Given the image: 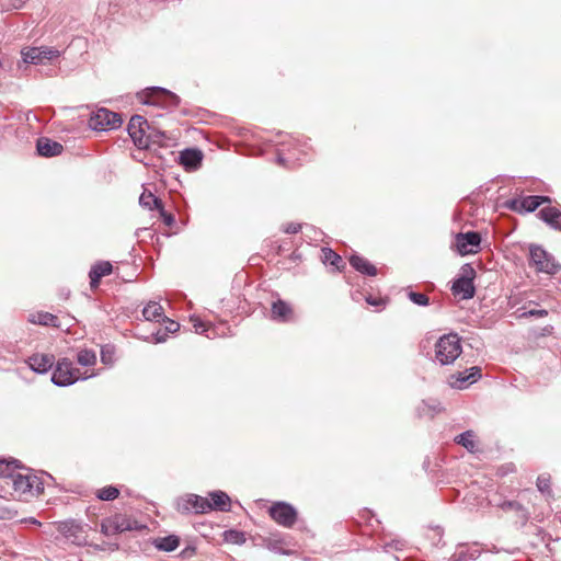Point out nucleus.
<instances>
[{
	"label": "nucleus",
	"instance_id": "obj_1",
	"mask_svg": "<svg viewBox=\"0 0 561 561\" xmlns=\"http://www.w3.org/2000/svg\"><path fill=\"white\" fill-rule=\"evenodd\" d=\"M529 266L537 273L553 276L561 271V263L541 245H529Z\"/></svg>",
	"mask_w": 561,
	"mask_h": 561
},
{
	"label": "nucleus",
	"instance_id": "obj_2",
	"mask_svg": "<svg viewBox=\"0 0 561 561\" xmlns=\"http://www.w3.org/2000/svg\"><path fill=\"white\" fill-rule=\"evenodd\" d=\"M461 351L460 337L456 333L445 334L435 343V357L440 365L453 364Z\"/></svg>",
	"mask_w": 561,
	"mask_h": 561
},
{
	"label": "nucleus",
	"instance_id": "obj_3",
	"mask_svg": "<svg viewBox=\"0 0 561 561\" xmlns=\"http://www.w3.org/2000/svg\"><path fill=\"white\" fill-rule=\"evenodd\" d=\"M144 104L157 105L168 110L175 108L180 103V98L171 91L161 87H150L139 95Z\"/></svg>",
	"mask_w": 561,
	"mask_h": 561
},
{
	"label": "nucleus",
	"instance_id": "obj_4",
	"mask_svg": "<svg viewBox=\"0 0 561 561\" xmlns=\"http://www.w3.org/2000/svg\"><path fill=\"white\" fill-rule=\"evenodd\" d=\"M8 486H11L14 495L22 496L24 494L38 495L44 491V484L41 479L32 473L15 472L11 476Z\"/></svg>",
	"mask_w": 561,
	"mask_h": 561
},
{
	"label": "nucleus",
	"instance_id": "obj_5",
	"mask_svg": "<svg viewBox=\"0 0 561 561\" xmlns=\"http://www.w3.org/2000/svg\"><path fill=\"white\" fill-rule=\"evenodd\" d=\"M476 271L471 264L466 263L460 268V275L457 277L451 286V291L455 296H460L462 299H470L476 294L473 279Z\"/></svg>",
	"mask_w": 561,
	"mask_h": 561
},
{
	"label": "nucleus",
	"instance_id": "obj_6",
	"mask_svg": "<svg viewBox=\"0 0 561 561\" xmlns=\"http://www.w3.org/2000/svg\"><path fill=\"white\" fill-rule=\"evenodd\" d=\"M123 124L122 116L118 113L107 108H99L89 119V127L98 131L116 129Z\"/></svg>",
	"mask_w": 561,
	"mask_h": 561
},
{
	"label": "nucleus",
	"instance_id": "obj_7",
	"mask_svg": "<svg viewBox=\"0 0 561 561\" xmlns=\"http://www.w3.org/2000/svg\"><path fill=\"white\" fill-rule=\"evenodd\" d=\"M80 370L72 366V362L68 358H61L51 375V382L58 387H67L73 385L80 379Z\"/></svg>",
	"mask_w": 561,
	"mask_h": 561
},
{
	"label": "nucleus",
	"instance_id": "obj_8",
	"mask_svg": "<svg viewBox=\"0 0 561 561\" xmlns=\"http://www.w3.org/2000/svg\"><path fill=\"white\" fill-rule=\"evenodd\" d=\"M146 128H149L148 122L140 115H134L127 125L128 135L139 149H147L151 144L152 135L147 134Z\"/></svg>",
	"mask_w": 561,
	"mask_h": 561
},
{
	"label": "nucleus",
	"instance_id": "obj_9",
	"mask_svg": "<svg viewBox=\"0 0 561 561\" xmlns=\"http://www.w3.org/2000/svg\"><path fill=\"white\" fill-rule=\"evenodd\" d=\"M270 516L278 525L291 528L297 522L298 512L289 503L275 502L268 510Z\"/></svg>",
	"mask_w": 561,
	"mask_h": 561
},
{
	"label": "nucleus",
	"instance_id": "obj_10",
	"mask_svg": "<svg viewBox=\"0 0 561 561\" xmlns=\"http://www.w3.org/2000/svg\"><path fill=\"white\" fill-rule=\"evenodd\" d=\"M175 507L180 513L205 514L210 512L209 500L196 494H186L179 497Z\"/></svg>",
	"mask_w": 561,
	"mask_h": 561
},
{
	"label": "nucleus",
	"instance_id": "obj_11",
	"mask_svg": "<svg viewBox=\"0 0 561 561\" xmlns=\"http://www.w3.org/2000/svg\"><path fill=\"white\" fill-rule=\"evenodd\" d=\"M140 527L137 525V522L119 514L106 518L101 523V533L105 536L121 534L128 530H137Z\"/></svg>",
	"mask_w": 561,
	"mask_h": 561
},
{
	"label": "nucleus",
	"instance_id": "obj_12",
	"mask_svg": "<svg viewBox=\"0 0 561 561\" xmlns=\"http://www.w3.org/2000/svg\"><path fill=\"white\" fill-rule=\"evenodd\" d=\"M22 59L26 64L44 65L47 61L54 60L59 57V50L46 46L41 47H25L21 51Z\"/></svg>",
	"mask_w": 561,
	"mask_h": 561
},
{
	"label": "nucleus",
	"instance_id": "obj_13",
	"mask_svg": "<svg viewBox=\"0 0 561 561\" xmlns=\"http://www.w3.org/2000/svg\"><path fill=\"white\" fill-rule=\"evenodd\" d=\"M455 240L458 252L461 255H467L478 251L481 243V236L476 231H469L465 233L459 232L456 234Z\"/></svg>",
	"mask_w": 561,
	"mask_h": 561
},
{
	"label": "nucleus",
	"instance_id": "obj_14",
	"mask_svg": "<svg viewBox=\"0 0 561 561\" xmlns=\"http://www.w3.org/2000/svg\"><path fill=\"white\" fill-rule=\"evenodd\" d=\"M58 531L75 545L81 546L85 541L82 527L73 520L60 522Z\"/></svg>",
	"mask_w": 561,
	"mask_h": 561
},
{
	"label": "nucleus",
	"instance_id": "obj_15",
	"mask_svg": "<svg viewBox=\"0 0 561 561\" xmlns=\"http://www.w3.org/2000/svg\"><path fill=\"white\" fill-rule=\"evenodd\" d=\"M203 160V152L199 149L188 148L180 153V163L187 171H193L199 168Z\"/></svg>",
	"mask_w": 561,
	"mask_h": 561
},
{
	"label": "nucleus",
	"instance_id": "obj_16",
	"mask_svg": "<svg viewBox=\"0 0 561 561\" xmlns=\"http://www.w3.org/2000/svg\"><path fill=\"white\" fill-rule=\"evenodd\" d=\"M54 360V355L34 354L28 357L27 364L33 371L38 374H45L53 367Z\"/></svg>",
	"mask_w": 561,
	"mask_h": 561
},
{
	"label": "nucleus",
	"instance_id": "obj_17",
	"mask_svg": "<svg viewBox=\"0 0 561 561\" xmlns=\"http://www.w3.org/2000/svg\"><path fill=\"white\" fill-rule=\"evenodd\" d=\"M113 266L108 261H101L94 264L89 273L90 277V286L92 289H95L100 285V280L102 277L110 275L112 273Z\"/></svg>",
	"mask_w": 561,
	"mask_h": 561
},
{
	"label": "nucleus",
	"instance_id": "obj_18",
	"mask_svg": "<svg viewBox=\"0 0 561 561\" xmlns=\"http://www.w3.org/2000/svg\"><path fill=\"white\" fill-rule=\"evenodd\" d=\"M36 149L39 156L56 157L62 152L64 147L60 142L49 138H39L37 140Z\"/></svg>",
	"mask_w": 561,
	"mask_h": 561
},
{
	"label": "nucleus",
	"instance_id": "obj_19",
	"mask_svg": "<svg viewBox=\"0 0 561 561\" xmlns=\"http://www.w3.org/2000/svg\"><path fill=\"white\" fill-rule=\"evenodd\" d=\"M210 511L229 512L231 506L230 497L224 491H214L209 493Z\"/></svg>",
	"mask_w": 561,
	"mask_h": 561
},
{
	"label": "nucleus",
	"instance_id": "obj_20",
	"mask_svg": "<svg viewBox=\"0 0 561 561\" xmlns=\"http://www.w3.org/2000/svg\"><path fill=\"white\" fill-rule=\"evenodd\" d=\"M538 216L551 228L561 231V211L558 208L543 207L539 210Z\"/></svg>",
	"mask_w": 561,
	"mask_h": 561
},
{
	"label": "nucleus",
	"instance_id": "obj_21",
	"mask_svg": "<svg viewBox=\"0 0 561 561\" xmlns=\"http://www.w3.org/2000/svg\"><path fill=\"white\" fill-rule=\"evenodd\" d=\"M443 411V407L439 401L430 399L422 401L416 408L419 417L433 419L435 415Z\"/></svg>",
	"mask_w": 561,
	"mask_h": 561
},
{
	"label": "nucleus",
	"instance_id": "obj_22",
	"mask_svg": "<svg viewBox=\"0 0 561 561\" xmlns=\"http://www.w3.org/2000/svg\"><path fill=\"white\" fill-rule=\"evenodd\" d=\"M519 201L522 214H524L535 211L540 205L550 203L551 198L549 196L529 195L519 197Z\"/></svg>",
	"mask_w": 561,
	"mask_h": 561
},
{
	"label": "nucleus",
	"instance_id": "obj_23",
	"mask_svg": "<svg viewBox=\"0 0 561 561\" xmlns=\"http://www.w3.org/2000/svg\"><path fill=\"white\" fill-rule=\"evenodd\" d=\"M350 264L355 271L359 272L360 274L367 276H375L377 274L376 266L360 255L353 254L350 257Z\"/></svg>",
	"mask_w": 561,
	"mask_h": 561
},
{
	"label": "nucleus",
	"instance_id": "obj_24",
	"mask_svg": "<svg viewBox=\"0 0 561 561\" xmlns=\"http://www.w3.org/2000/svg\"><path fill=\"white\" fill-rule=\"evenodd\" d=\"M272 318L276 321L287 322L293 314L291 307L284 300L277 299L272 304Z\"/></svg>",
	"mask_w": 561,
	"mask_h": 561
},
{
	"label": "nucleus",
	"instance_id": "obj_25",
	"mask_svg": "<svg viewBox=\"0 0 561 561\" xmlns=\"http://www.w3.org/2000/svg\"><path fill=\"white\" fill-rule=\"evenodd\" d=\"M180 545V538L176 535H169L165 537L157 538L153 541V546L165 552L174 551Z\"/></svg>",
	"mask_w": 561,
	"mask_h": 561
},
{
	"label": "nucleus",
	"instance_id": "obj_26",
	"mask_svg": "<svg viewBox=\"0 0 561 561\" xmlns=\"http://www.w3.org/2000/svg\"><path fill=\"white\" fill-rule=\"evenodd\" d=\"M142 316L147 321L164 320L163 308L159 302L150 301L142 309Z\"/></svg>",
	"mask_w": 561,
	"mask_h": 561
},
{
	"label": "nucleus",
	"instance_id": "obj_27",
	"mask_svg": "<svg viewBox=\"0 0 561 561\" xmlns=\"http://www.w3.org/2000/svg\"><path fill=\"white\" fill-rule=\"evenodd\" d=\"M32 323H37L42 325L49 327H59L58 318L49 312H38L37 314H32L30 318Z\"/></svg>",
	"mask_w": 561,
	"mask_h": 561
},
{
	"label": "nucleus",
	"instance_id": "obj_28",
	"mask_svg": "<svg viewBox=\"0 0 561 561\" xmlns=\"http://www.w3.org/2000/svg\"><path fill=\"white\" fill-rule=\"evenodd\" d=\"M18 462L19 461L15 459L12 461L0 460V479H2L5 484H9L11 476L16 472Z\"/></svg>",
	"mask_w": 561,
	"mask_h": 561
},
{
	"label": "nucleus",
	"instance_id": "obj_29",
	"mask_svg": "<svg viewBox=\"0 0 561 561\" xmlns=\"http://www.w3.org/2000/svg\"><path fill=\"white\" fill-rule=\"evenodd\" d=\"M455 442L463 446L468 451L473 453L476 450L474 433L472 431H466L456 436Z\"/></svg>",
	"mask_w": 561,
	"mask_h": 561
},
{
	"label": "nucleus",
	"instance_id": "obj_30",
	"mask_svg": "<svg viewBox=\"0 0 561 561\" xmlns=\"http://www.w3.org/2000/svg\"><path fill=\"white\" fill-rule=\"evenodd\" d=\"M322 262L327 265L334 266L336 270H340L341 264H343V259L332 249L324 248L322 249Z\"/></svg>",
	"mask_w": 561,
	"mask_h": 561
},
{
	"label": "nucleus",
	"instance_id": "obj_31",
	"mask_svg": "<svg viewBox=\"0 0 561 561\" xmlns=\"http://www.w3.org/2000/svg\"><path fill=\"white\" fill-rule=\"evenodd\" d=\"M139 204L150 210L157 209L162 204V201L151 192H144L139 197Z\"/></svg>",
	"mask_w": 561,
	"mask_h": 561
},
{
	"label": "nucleus",
	"instance_id": "obj_32",
	"mask_svg": "<svg viewBox=\"0 0 561 561\" xmlns=\"http://www.w3.org/2000/svg\"><path fill=\"white\" fill-rule=\"evenodd\" d=\"M77 362L84 367L93 366L96 363V354L92 350H80L77 354Z\"/></svg>",
	"mask_w": 561,
	"mask_h": 561
},
{
	"label": "nucleus",
	"instance_id": "obj_33",
	"mask_svg": "<svg viewBox=\"0 0 561 561\" xmlns=\"http://www.w3.org/2000/svg\"><path fill=\"white\" fill-rule=\"evenodd\" d=\"M191 322L196 333L205 334L207 337H214V329L208 327L204 321H202L198 317L192 316Z\"/></svg>",
	"mask_w": 561,
	"mask_h": 561
},
{
	"label": "nucleus",
	"instance_id": "obj_34",
	"mask_svg": "<svg viewBox=\"0 0 561 561\" xmlns=\"http://www.w3.org/2000/svg\"><path fill=\"white\" fill-rule=\"evenodd\" d=\"M119 495L116 486L107 485L96 491V497L101 501H113Z\"/></svg>",
	"mask_w": 561,
	"mask_h": 561
},
{
	"label": "nucleus",
	"instance_id": "obj_35",
	"mask_svg": "<svg viewBox=\"0 0 561 561\" xmlns=\"http://www.w3.org/2000/svg\"><path fill=\"white\" fill-rule=\"evenodd\" d=\"M468 376V371H459L457 374H454L450 376V386L457 389H465L468 387L469 378H466Z\"/></svg>",
	"mask_w": 561,
	"mask_h": 561
},
{
	"label": "nucleus",
	"instance_id": "obj_36",
	"mask_svg": "<svg viewBox=\"0 0 561 561\" xmlns=\"http://www.w3.org/2000/svg\"><path fill=\"white\" fill-rule=\"evenodd\" d=\"M224 538L227 542L234 545H242L245 542V535L236 529H229L224 533Z\"/></svg>",
	"mask_w": 561,
	"mask_h": 561
},
{
	"label": "nucleus",
	"instance_id": "obj_37",
	"mask_svg": "<svg viewBox=\"0 0 561 561\" xmlns=\"http://www.w3.org/2000/svg\"><path fill=\"white\" fill-rule=\"evenodd\" d=\"M501 507L503 510H514L516 512L519 513V516L520 518L524 520V522H527L528 519V513L527 511L523 507L522 504H519L518 502L516 501H505L502 503Z\"/></svg>",
	"mask_w": 561,
	"mask_h": 561
},
{
	"label": "nucleus",
	"instance_id": "obj_38",
	"mask_svg": "<svg viewBox=\"0 0 561 561\" xmlns=\"http://www.w3.org/2000/svg\"><path fill=\"white\" fill-rule=\"evenodd\" d=\"M408 297L417 306L425 307L430 305V298L425 294L410 290L408 291Z\"/></svg>",
	"mask_w": 561,
	"mask_h": 561
},
{
	"label": "nucleus",
	"instance_id": "obj_39",
	"mask_svg": "<svg viewBox=\"0 0 561 561\" xmlns=\"http://www.w3.org/2000/svg\"><path fill=\"white\" fill-rule=\"evenodd\" d=\"M101 362L104 365H112L114 362V347L105 345L101 348Z\"/></svg>",
	"mask_w": 561,
	"mask_h": 561
},
{
	"label": "nucleus",
	"instance_id": "obj_40",
	"mask_svg": "<svg viewBox=\"0 0 561 561\" xmlns=\"http://www.w3.org/2000/svg\"><path fill=\"white\" fill-rule=\"evenodd\" d=\"M157 210L159 211L160 218L165 226L171 227L175 222L174 216L164 209L163 204H161Z\"/></svg>",
	"mask_w": 561,
	"mask_h": 561
},
{
	"label": "nucleus",
	"instance_id": "obj_41",
	"mask_svg": "<svg viewBox=\"0 0 561 561\" xmlns=\"http://www.w3.org/2000/svg\"><path fill=\"white\" fill-rule=\"evenodd\" d=\"M537 488L541 493H550V478L541 474L537 478Z\"/></svg>",
	"mask_w": 561,
	"mask_h": 561
},
{
	"label": "nucleus",
	"instance_id": "obj_42",
	"mask_svg": "<svg viewBox=\"0 0 561 561\" xmlns=\"http://www.w3.org/2000/svg\"><path fill=\"white\" fill-rule=\"evenodd\" d=\"M503 207L507 210H512L522 214L519 197L507 199L503 203Z\"/></svg>",
	"mask_w": 561,
	"mask_h": 561
},
{
	"label": "nucleus",
	"instance_id": "obj_43",
	"mask_svg": "<svg viewBox=\"0 0 561 561\" xmlns=\"http://www.w3.org/2000/svg\"><path fill=\"white\" fill-rule=\"evenodd\" d=\"M467 371L468 376L466 378H469V383H473L481 378V368L479 366L470 367Z\"/></svg>",
	"mask_w": 561,
	"mask_h": 561
},
{
	"label": "nucleus",
	"instance_id": "obj_44",
	"mask_svg": "<svg viewBox=\"0 0 561 561\" xmlns=\"http://www.w3.org/2000/svg\"><path fill=\"white\" fill-rule=\"evenodd\" d=\"M293 160H299L295 152H293L289 157H284L283 153H278L277 156L278 163L284 167H289L290 163H293Z\"/></svg>",
	"mask_w": 561,
	"mask_h": 561
},
{
	"label": "nucleus",
	"instance_id": "obj_45",
	"mask_svg": "<svg viewBox=\"0 0 561 561\" xmlns=\"http://www.w3.org/2000/svg\"><path fill=\"white\" fill-rule=\"evenodd\" d=\"M365 300L368 305L379 308L385 305V300L380 297H374L373 295H366Z\"/></svg>",
	"mask_w": 561,
	"mask_h": 561
},
{
	"label": "nucleus",
	"instance_id": "obj_46",
	"mask_svg": "<svg viewBox=\"0 0 561 561\" xmlns=\"http://www.w3.org/2000/svg\"><path fill=\"white\" fill-rule=\"evenodd\" d=\"M407 546V541L401 538H394L390 541L388 540V548H393L394 550H402Z\"/></svg>",
	"mask_w": 561,
	"mask_h": 561
},
{
	"label": "nucleus",
	"instance_id": "obj_47",
	"mask_svg": "<svg viewBox=\"0 0 561 561\" xmlns=\"http://www.w3.org/2000/svg\"><path fill=\"white\" fill-rule=\"evenodd\" d=\"M548 314V311L545 310V309H531V310H528V311H525L522 313V317H537V318H542V317H546Z\"/></svg>",
	"mask_w": 561,
	"mask_h": 561
},
{
	"label": "nucleus",
	"instance_id": "obj_48",
	"mask_svg": "<svg viewBox=\"0 0 561 561\" xmlns=\"http://www.w3.org/2000/svg\"><path fill=\"white\" fill-rule=\"evenodd\" d=\"M300 229H301V225L290 222V224L286 225V227H285L284 231H285L286 233L294 234V233L299 232V231H300Z\"/></svg>",
	"mask_w": 561,
	"mask_h": 561
},
{
	"label": "nucleus",
	"instance_id": "obj_49",
	"mask_svg": "<svg viewBox=\"0 0 561 561\" xmlns=\"http://www.w3.org/2000/svg\"><path fill=\"white\" fill-rule=\"evenodd\" d=\"M449 561H468V553L463 550L454 553Z\"/></svg>",
	"mask_w": 561,
	"mask_h": 561
},
{
	"label": "nucleus",
	"instance_id": "obj_50",
	"mask_svg": "<svg viewBox=\"0 0 561 561\" xmlns=\"http://www.w3.org/2000/svg\"><path fill=\"white\" fill-rule=\"evenodd\" d=\"M180 324L173 320H168V325L165 327L167 332L174 333L179 330Z\"/></svg>",
	"mask_w": 561,
	"mask_h": 561
},
{
	"label": "nucleus",
	"instance_id": "obj_51",
	"mask_svg": "<svg viewBox=\"0 0 561 561\" xmlns=\"http://www.w3.org/2000/svg\"><path fill=\"white\" fill-rule=\"evenodd\" d=\"M165 337H167V333L165 332L158 331L157 333L153 334V339H154L156 343L164 342Z\"/></svg>",
	"mask_w": 561,
	"mask_h": 561
},
{
	"label": "nucleus",
	"instance_id": "obj_52",
	"mask_svg": "<svg viewBox=\"0 0 561 561\" xmlns=\"http://www.w3.org/2000/svg\"><path fill=\"white\" fill-rule=\"evenodd\" d=\"M362 297H364V298H365V295H363V294H362V293H359V291H355V293H353V294H352V298H353L354 300H356V301H359Z\"/></svg>",
	"mask_w": 561,
	"mask_h": 561
},
{
	"label": "nucleus",
	"instance_id": "obj_53",
	"mask_svg": "<svg viewBox=\"0 0 561 561\" xmlns=\"http://www.w3.org/2000/svg\"><path fill=\"white\" fill-rule=\"evenodd\" d=\"M195 552L194 548H186L182 553L183 556L193 554Z\"/></svg>",
	"mask_w": 561,
	"mask_h": 561
},
{
	"label": "nucleus",
	"instance_id": "obj_54",
	"mask_svg": "<svg viewBox=\"0 0 561 561\" xmlns=\"http://www.w3.org/2000/svg\"><path fill=\"white\" fill-rule=\"evenodd\" d=\"M152 135L151 137V142H157V140L154 139V137H159V136H163L162 133H150Z\"/></svg>",
	"mask_w": 561,
	"mask_h": 561
},
{
	"label": "nucleus",
	"instance_id": "obj_55",
	"mask_svg": "<svg viewBox=\"0 0 561 561\" xmlns=\"http://www.w3.org/2000/svg\"><path fill=\"white\" fill-rule=\"evenodd\" d=\"M98 11H102V4L99 5Z\"/></svg>",
	"mask_w": 561,
	"mask_h": 561
},
{
	"label": "nucleus",
	"instance_id": "obj_56",
	"mask_svg": "<svg viewBox=\"0 0 561 561\" xmlns=\"http://www.w3.org/2000/svg\"><path fill=\"white\" fill-rule=\"evenodd\" d=\"M267 548L275 549L274 547L271 546V543L267 545Z\"/></svg>",
	"mask_w": 561,
	"mask_h": 561
},
{
	"label": "nucleus",
	"instance_id": "obj_57",
	"mask_svg": "<svg viewBox=\"0 0 561 561\" xmlns=\"http://www.w3.org/2000/svg\"><path fill=\"white\" fill-rule=\"evenodd\" d=\"M393 560H394V561H399V558H398V557H393Z\"/></svg>",
	"mask_w": 561,
	"mask_h": 561
}]
</instances>
